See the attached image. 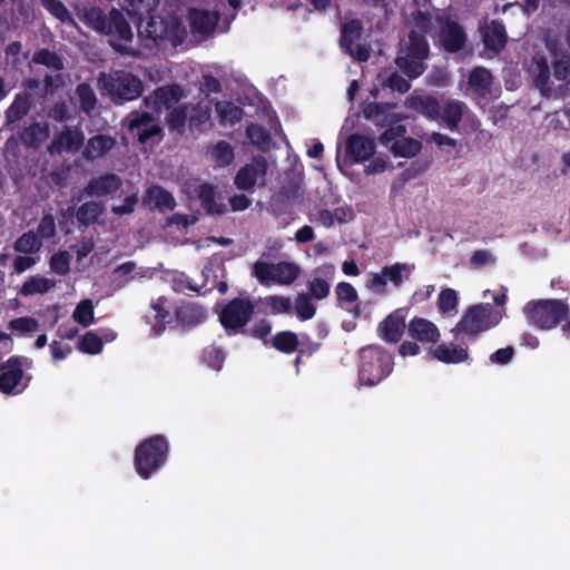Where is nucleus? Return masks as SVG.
<instances>
[{
  "mask_svg": "<svg viewBox=\"0 0 570 570\" xmlns=\"http://www.w3.org/2000/svg\"><path fill=\"white\" fill-rule=\"evenodd\" d=\"M294 308L296 315L303 321L312 318L316 312V307L312 302V297L304 293L296 296Z\"/></svg>",
  "mask_w": 570,
  "mask_h": 570,
  "instance_id": "a18cd8bd",
  "label": "nucleus"
},
{
  "mask_svg": "<svg viewBox=\"0 0 570 570\" xmlns=\"http://www.w3.org/2000/svg\"><path fill=\"white\" fill-rule=\"evenodd\" d=\"M170 301L165 296H159L150 303V312L146 315L151 325L155 335H159L165 330V324L170 316Z\"/></svg>",
  "mask_w": 570,
  "mask_h": 570,
  "instance_id": "b1692460",
  "label": "nucleus"
},
{
  "mask_svg": "<svg viewBox=\"0 0 570 570\" xmlns=\"http://www.w3.org/2000/svg\"><path fill=\"white\" fill-rule=\"evenodd\" d=\"M402 311L397 309L387 315L377 327L380 337L389 343H396L403 335L405 323Z\"/></svg>",
  "mask_w": 570,
  "mask_h": 570,
  "instance_id": "5701e85b",
  "label": "nucleus"
},
{
  "mask_svg": "<svg viewBox=\"0 0 570 570\" xmlns=\"http://www.w3.org/2000/svg\"><path fill=\"white\" fill-rule=\"evenodd\" d=\"M83 134L78 128H66L59 132L49 146L50 154L76 153L83 142Z\"/></svg>",
  "mask_w": 570,
  "mask_h": 570,
  "instance_id": "412c9836",
  "label": "nucleus"
},
{
  "mask_svg": "<svg viewBox=\"0 0 570 570\" xmlns=\"http://www.w3.org/2000/svg\"><path fill=\"white\" fill-rule=\"evenodd\" d=\"M116 145V139L109 135L91 137L83 149V156L88 160H95L105 156Z\"/></svg>",
  "mask_w": 570,
  "mask_h": 570,
  "instance_id": "473e14b6",
  "label": "nucleus"
},
{
  "mask_svg": "<svg viewBox=\"0 0 570 570\" xmlns=\"http://www.w3.org/2000/svg\"><path fill=\"white\" fill-rule=\"evenodd\" d=\"M409 334L425 343H435L440 337L439 328L431 321L421 317L410 322Z\"/></svg>",
  "mask_w": 570,
  "mask_h": 570,
  "instance_id": "7c9ffc66",
  "label": "nucleus"
},
{
  "mask_svg": "<svg viewBox=\"0 0 570 570\" xmlns=\"http://www.w3.org/2000/svg\"><path fill=\"white\" fill-rule=\"evenodd\" d=\"M56 234L55 218L50 215L45 216L38 226V237L40 239H48L53 237Z\"/></svg>",
  "mask_w": 570,
  "mask_h": 570,
  "instance_id": "0e129e2a",
  "label": "nucleus"
},
{
  "mask_svg": "<svg viewBox=\"0 0 570 570\" xmlns=\"http://www.w3.org/2000/svg\"><path fill=\"white\" fill-rule=\"evenodd\" d=\"M394 105L390 104H368L364 108V116L368 119L375 120L380 125L397 122L405 119V116L393 114Z\"/></svg>",
  "mask_w": 570,
  "mask_h": 570,
  "instance_id": "cd10ccee",
  "label": "nucleus"
},
{
  "mask_svg": "<svg viewBox=\"0 0 570 570\" xmlns=\"http://www.w3.org/2000/svg\"><path fill=\"white\" fill-rule=\"evenodd\" d=\"M139 36L154 41L157 46L168 42L173 47L179 45L186 30L176 16L151 17L146 24L139 27Z\"/></svg>",
  "mask_w": 570,
  "mask_h": 570,
  "instance_id": "1a4fd4ad",
  "label": "nucleus"
},
{
  "mask_svg": "<svg viewBox=\"0 0 570 570\" xmlns=\"http://www.w3.org/2000/svg\"><path fill=\"white\" fill-rule=\"evenodd\" d=\"M216 112L223 125H234L243 117V110L229 101H219L216 104Z\"/></svg>",
  "mask_w": 570,
  "mask_h": 570,
  "instance_id": "ea45409f",
  "label": "nucleus"
},
{
  "mask_svg": "<svg viewBox=\"0 0 570 570\" xmlns=\"http://www.w3.org/2000/svg\"><path fill=\"white\" fill-rule=\"evenodd\" d=\"M28 111V101L26 98L18 97L12 102L9 111L8 118L12 121L14 119L21 118Z\"/></svg>",
  "mask_w": 570,
  "mask_h": 570,
  "instance_id": "774afa93",
  "label": "nucleus"
},
{
  "mask_svg": "<svg viewBox=\"0 0 570 570\" xmlns=\"http://www.w3.org/2000/svg\"><path fill=\"white\" fill-rule=\"evenodd\" d=\"M32 61L36 63L45 65L49 68H52L53 70H61L63 68L61 59L49 50H40L36 52Z\"/></svg>",
  "mask_w": 570,
  "mask_h": 570,
  "instance_id": "4d7b16f0",
  "label": "nucleus"
},
{
  "mask_svg": "<svg viewBox=\"0 0 570 570\" xmlns=\"http://www.w3.org/2000/svg\"><path fill=\"white\" fill-rule=\"evenodd\" d=\"M42 6L61 21L69 19V13L59 0H41Z\"/></svg>",
  "mask_w": 570,
  "mask_h": 570,
  "instance_id": "69168bd1",
  "label": "nucleus"
},
{
  "mask_svg": "<svg viewBox=\"0 0 570 570\" xmlns=\"http://www.w3.org/2000/svg\"><path fill=\"white\" fill-rule=\"evenodd\" d=\"M352 216V209L348 207H338L334 210H321L317 219L323 226L331 227L334 223L343 224L350 222Z\"/></svg>",
  "mask_w": 570,
  "mask_h": 570,
  "instance_id": "58836bf2",
  "label": "nucleus"
},
{
  "mask_svg": "<svg viewBox=\"0 0 570 570\" xmlns=\"http://www.w3.org/2000/svg\"><path fill=\"white\" fill-rule=\"evenodd\" d=\"M72 318L75 322L79 323L85 327L91 325L95 321L92 301L82 299L81 302H79L72 313Z\"/></svg>",
  "mask_w": 570,
  "mask_h": 570,
  "instance_id": "79ce46f5",
  "label": "nucleus"
},
{
  "mask_svg": "<svg viewBox=\"0 0 570 570\" xmlns=\"http://www.w3.org/2000/svg\"><path fill=\"white\" fill-rule=\"evenodd\" d=\"M167 451L168 443L160 435L153 436L140 443L135 452L137 473L144 479H148L154 471L164 464Z\"/></svg>",
  "mask_w": 570,
  "mask_h": 570,
  "instance_id": "9b49d317",
  "label": "nucleus"
},
{
  "mask_svg": "<svg viewBox=\"0 0 570 570\" xmlns=\"http://www.w3.org/2000/svg\"><path fill=\"white\" fill-rule=\"evenodd\" d=\"M177 318L185 325H193L202 322L206 317V313L203 308L195 305H185L177 309Z\"/></svg>",
  "mask_w": 570,
  "mask_h": 570,
  "instance_id": "37998d69",
  "label": "nucleus"
},
{
  "mask_svg": "<svg viewBox=\"0 0 570 570\" xmlns=\"http://www.w3.org/2000/svg\"><path fill=\"white\" fill-rule=\"evenodd\" d=\"M438 306L442 313H450L458 306V295L452 288H445L439 294Z\"/></svg>",
  "mask_w": 570,
  "mask_h": 570,
  "instance_id": "6e6d98bb",
  "label": "nucleus"
},
{
  "mask_svg": "<svg viewBox=\"0 0 570 570\" xmlns=\"http://www.w3.org/2000/svg\"><path fill=\"white\" fill-rule=\"evenodd\" d=\"M135 272V263L126 262L112 271V282L118 288L127 285L131 279L130 275Z\"/></svg>",
  "mask_w": 570,
  "mask_h": 570,
  "instance_id": "603ef678",
  "label": "nucleus"
},
{
  "mask_svg": "<svg viewBox=\"0 0 570 570\" xmlns=\"http://www.w3.org/2000/svg\"><path fill=\"white\" fill-rule=\"evenodd\" d=\"M189 22L194 33L209 35L218 22V14L206 10L193 9L189 12Z\"/></svg>",
  "mask_w": 570,
  "mask_h": 570,
  "instance_id": "bb28decb",
  "label": "nucleus"
},
{
  "mask_svg": "<svg viewBox=\"0 0 570 570\" xmlns=\"http://www.w3.org/2000/svg\"><path fill=\"white\" fill-rule=\"evenodd\" d=\"M198 197L203 207L208 214L220 215L227 210L226 205L223 203L219 193L209 184H203L198 188Z\"/></svg>",
  "mask_w": 570,
  "mask_h": 570,
  "instance_id": "c756f323",
  "label": "nucleus"
},
{
  "mask_svg": "<svg viewBox=\"0 0 570 570\" xmlns=\"http://www.w3.org/2000/svg\"><path fill=\"white\" fill-rule=\"evenodd\" d=\"M56 286V282L53 279L47 278L45 276L36 275L29 277L22 285L20 293L23 296H31L35 294H45L48 293Z\"/></svg>",
  "mask_w": 570,
  "mask_h": 570,
  "instance_id": "c9c22d12",
  "label": "nucleus"
},
{
  "mask_svg": "<svg viewBox=\"0 0 570 570\" xmlns=\"http://www.w3.org/2000/svg\"><path fill=\"white\" fill-rule=\"evenodd\" d=\"M128 130L137 137L140 142H146L160 135L158 122L147 112L134 111L125 120Z\"/></svg>",
  "mask_w": 570,
  "mask_h": 570,
  "instance_id": "f3484780",
  "label": "nucleus"
},
{
  "mask_svg": "<svg viewBox=\"0 0 570 570\" xmlns=\"http://www.w3.org/2000/svg\"><path fill=\"white\" fill-rule=\"evenodd\" d=\"M188 117V107L174 109L168 116V127L179 134L184 131L185 122Z\"/></svg>",
  "mask_w": 570,
  "mask_h": 570,
  "instance_id": "13d9d810",
  "label": "nucleus"
},
{
  "mask_svg": "<svg viewBox=\"0 0 570 570\" xmlns=\"http://www.w3.org/2000/svg\"><path fill=\"white\" fill-rule=\"evenodd\" d=\"M406 128L403 125H396L386 129L380 137V141L390 147L395 157L412 158L416 156L422 144L412 137H405Z\"/></svg>",
  "mask_w": 570,
  "mask_h": 570,
  "instance_id": "ddd939ff",
  "label": "nucleus"
},
{
  "mask_svg": "<svg viewBox=\"0 0 570 570\" xmlns=\"http://www.w3.org/2000/svg\"><path fill=\"white\" fill-rule=\"evenodd\" d=\"M210 117V108L209 105H202L198 104L197 106L193 107L190 114H189V124L190 126H199L205 124L209 120Z\"/></svg>",
  "mask_w": 570,
  "mask_h": 570,
  "instance_id": "e2e57ef3",
  "label": "nucleus"
},
{
  "mask_svg": "<svg viewBox=\"0 0 570 570\" xmlns=\"http://www.w3.org/2000/svg\"><path fill=\"white\" fill-rule=\"evenodd\" d=\"M335 294L340 304H353L358 298L355 287L346 282H341L336 285Z\"/></svg>",
  "mask_w": 570,
  "mask_h": 570,
  "instance_id": "5fc2aeb1",
  "label": "nucleus"
},
{
  "mask_svg": "<svg viewBox=\"0 0 570 570\" xmlns=\"http://www.w3.org/2000/svg\"><path fill=\"white\" fill-rule=\"evenodd\" d=\"M121 186V179L115 174H106L94 178L85 188L88 196H106L118 190Z\"/></svg>",
  "mask_w": 570,
  "mask_h": 570,
  "instance_id": "a878e982",
  "label": "nucleus"
},
{
  "mask_svg": "<svg viewBox=\"0 0 570 570\" xmlns=\"http://www.w3.org/2000/svg\"><path fill=\"white\" fill-rule=\"evenodd\" d=\"M433 20L439 23L441 28L438 36L441 46L451 52L460 50L466 40L465 32L456 21L451 19L449 13L438 11L433 17H431L419 11L414 16V24L419 31H428Z\"/></svg>",
  "mask_w": 570,
  "mask_h": 570,
  "instance_id": "7ed1b4c3",
  "label": "nucleus"
},
{
  "mask_svg": "<svg viewBox=\"0 0 570 570\" xmlns=\"http://www.w3.org/2000/svg\"><path fill=\"white\" fill-rule=\"evenodd\" d=\"M254 313V304L248 298H235L222 311L219 320L228 331L244 327Z\"/></svg>",
  "mask_w": 570,
  "mask_h": 570,
  "instance_id": "dca6fc26",
  "label": "nucleus"
},
{
  "mask_svg": "<svg viewBox=\"0 0 570 570\" xmlns=\"http://www.w3.org/2000/svg\"><path fill=\"white\" fill-rule=\"evenodd\" d=\"M468 106L455 99H446L440 104L438 120L451 131H455L463 116L468 112Z\"/></svg>",
  "mask_w": 570,
  "mask_h": 570,
  "instance_id": "4be33fe9",
  "label": "nucleus"
},
{
  "mask_svg": "<svg viewBox=\"0 0 570 570\" xmlns=\"http://www.w3.org/2000/svg\"><path fill=\"white\" fill-rule=\"evenodd\" d=\"M50 268L58 275H66L70 269V255L59 252L51 256Z\"/></svg>",
  "mask_w": 570,
  "mask_h": 570,
  "instance_id": "bf43d9fd",
  "label": "nucleus"
},
{
  "mask_svg": "<svg viewBox=\"0 0 570 570\" xmlns=\"http://www.w3.org/2000/svg\"><path fill=\"white\" fill-rule=\"evenodd\" d=\"M212 159L220 167L229 165L234 159V153L230 145L226 141L217 142L212 151Z\"/></svg>",
  "mask_w": 570,
  "mask_h": 570,
  "instance_id": "49530a36",
  "label": "nucleus"
},
{
  "mask_svg": "<svg viewBox=\"0 0 570 570\" xmlns=\"http://www.w3.org/2000/svg\"><path fill=\"white\" fill-rule=\"evenodd\" d=\"M83 22L96 31L110 37V45L122 55L138 57L142 52L129 46L134 35L122 13L112 9L105 14L98 8H85L81 13Z\"/></svg>",
  "mask_w": 570,
  "mask_h": 570,
  "instance_id": "f257e3e1",
  "label": "nucleus"
},
{
  "mask_svg": "<svg viewBox=\"0 0 570 570\" xmlns=\"http://www.w3.org/2000/svg\"><path fill=\"white\" fill-rule=\"evenodd\" d=\"M79 348L89 354H98L102 350V342L99 336L94 333H87L82 337Z\"/></svg>",
  "mask_w": 570,
  "mask_h": 570,
  "instance_id": "680f3d73",
  "label": "nucleus"
},
{
  "mask_svg": "<svg viewBox=\"0 0 570 570\" xmlns=\"http://www.w3.org/2000/svg\"><path fill=\"white\" fill-rule=\"evenodd\" d=\"M204 362L212 368L219 371L223 366L225 354L224 352L215 346H209L205 350L203 355Z\"/></svg>",
  "mask_w": 570,
  "mask_h": 570,
  "instance_id": "052dcab7",
  "label": "nucleus"
},
{
  "mask_svg": "<svg viewBox=\"0 0 570 570\" xmlns=\"http://www.w3.org/2000/svg\"><path fill=\"white\" fill-rule=\"evenodd\" d=\"M529 324L539 330H552L569 314L568 305L561 299H532L523 306Z\"/></svg>",
  "mask_w": 570,
  "mask_h": 570,
  "instance_id": "20e7f679",
  "label": "nucleus"
},
{
  "mask_svg": "<svg viewBox=\"0 0 570 570\" xmlns=\"http://www.w3.org/2000/svg\"><path fill=\"white\" fill-rule=\"evenodd\" d=\"M432 354L443 363H460L468 358V351L453 344H441L432 350Z\"/></svg>",
  "mask_w": 570,
  "mask_h": 570,
  "instance_id": "f704fd0d",
  "label": "nucleus"
},
{
  "mask_svg": "<svg viewBox=\"0 0 570 570\" xmlns=\"http://www.w3.org/2000/svg\"><path fill=\"white\" fill-rule=\"evenodd\" d=\"M144 203L160 212L171 210L176 206L174 196L158 185H154L147 189Z\"/></svg>",
  "mask_w": 570,
  "mask_h": 570,
  "instance_id": "c85d7f7f",
  "label": "nucleus"
},
{
  "mask_svg": "<svg viewBox=\"0 0 570 570\" xmlns=\"http://www.w3.org/2000/svg\"><path fill=\"white\" fill-rule=\"evenodd\" d=\"M268 164L265 157L256 156L243 166L235 176V185L242 190H254L267 183Z\"/></svg>",
  "mask_w": 570,
  "mask_h": 570,
  "instance_id": "4468645a",
  "label": "nucleus"
},
{
  "mask_svg": "<svg viewBox=\"0 0 570 570\" xmlns=\"http://www.w3.org/2000/svg\"><path fill=\"white\" fill-rule=\"evenodd\" d=\"M503 317L504 313L502 311H497L489 304H478L464 313L460 322L453 327L452 333L456 336H475L497 326Z\"/></svg>",
  "mask_w": 570,
  "mask_h": 570,
  "instance_id": "0eeeda50",
  "label": "nucleus"
},
{
  "mask_svg": "<svg viewBox=\"0 0 570 570\" xmlns=\"http://www.w3.org/2000/svg\"><path fill=\"white\" fill-rule=\"evenodd\" d=\"M50 135L47 124L35 122L26 128L21 135L22 141L31 147H38L48 139Z\"/></svg>",
  "mask_w": 570,
  "mask_h": 570,
  "instance_id": "e433bc0d",
  "label": "nucleus"
},
{
  "mask_svg": "<svg viewBox=\"0 0 570 570\" xmlns=\"http://www.w3.org/2000/svg\"><path fill=\"white\" fill-rule=\"evenodd\" d=\"M263 303L267 308H269L272 314H285L292 308L291 299L281 295L266 296Z\"/></svg>",
  "mask_w": 570,
  "mask_h": 570,
  "instance_id": "09e8293b",
  "label": "nucleus"
},
{
  "mask_svg": "<svg viewBox=\"0 0 570 570\" xmlns=\"http://www.w3.org/2000/svg\"><path fill=\"white\" fill-rule=\"evenodd\" d=\"M360 382L372 386L381 382L392 371V357L377 346L361 350Z\"/></svg>",
  "mask_w": 570,
  "mask_h": 570,
  "instance_id": "9d476101",
  "label": "nucleus"
},
{
  "mask_svg": "<svg viewBox=\"0 0 570 570\" xmlns=\"http://www.w3.org/2000/svg\"><path fill=\"white\" fill-rule=\"evenodd\" d=\"M374 148V140L361 135H352L346 142V153L356 163L367 160Z\"/></svg>",
  "mask_w": 570,
  "mask_h": 570,
  "instance_id": "393cba45",
  "label": "nucleus"
},
{
  "mask_svg": "<svg viewBox=\"0 0 570 570\" xmlns=\"http://www.w3.org/2000/svg\"><path fill=\"white\" fill-rule=\"evenodd\" d=\"M41 239L33 233L29 232L24 233L16 240L14 248L18 252L31 254L38 252L41 247Z\"/></svg>",
  "mask_w": 570,
  "mask_h": 570,
  "instance_id": "de8ad7c7",
  "label": "nucleus"
},
{
  "mask_svg": "<svg viewBox=\"0 0 570 570\" xmlns=\"http://www.w3.org/2000/svg\"><path fill=\"white\" fill-rule=\"evenodd\" d=\"M273 345L284 353H292L297 347V337L293 332H282L274 337Z\"/></svg>",
  "mask_w": 570,
  "mask_h": 570,
  "instance_id": "864d4df0",
  "label": "nucleus"
},
{
  "mask_svg": "<svg viewBox=\"0 0 570 570\" xmlns=\"http://www.w3.org/2000/svg\"><path fill=\"white\" fill-rule=\"evenodd\" d=\"M492 77L485 68L478 67L469 76L466 94H473L478 98H484L490 90Z\"/></svg>",
  "mask_w": 570,
  "mask_h": 570,
  "instance_id": "2f4dec72",
  "label": "nucleus"
},
{
  "mask_svg": "<svg viewBox=\"0 0 570 570\" xmlns=\"http://www.w3.org/2000/svg\"><path fill=\"white\" fill-rule=\"evenodd\" d=\"M428 53L429 47L423 36L412 30L407 39L401 42L395 62L409 78H416L425 70L423 61L428 58Z\"/></svg>",
  "mask_w": 570,
  "mask_h": 570,
  "instance_id": "423d86ee",
  "label": "nucleus"
},
{
  "mask_svg": "<svg viewBox=\"0 0 570 570\" xmlns=\"http://www.w3.org/2000/svg\"><path fill=\"white\" fill-rule=\"evenodd\" d=\"M505 30L502 23L492 21L485 27L483 32V41L488 49L499 52L505 45Z\"/></svg>",
  "mask_w": 570,
  "mask_h": 570,
  "instance_id": "72a5a7b5",
  "label": "nucleus"
},
{
  "mask_svg": "<svg viewBox=\"0 0 570 570\" xmlns=\"http://www.w3.org/2000/svg\"><path fill=\"white\" fill-rule=\"evenodd\" d=\"M392 90L405 92L410 89V82L396 72H392L384 81Z\"/></svg>",
  "mask_w": 570,
  "mask_h": 570,
  "instance_id": "338daca9",
  "label": "nucleus"
},
{
  "mask_svg": "<svg viewBox=\"0 0 570 570\" xmlns=\"http://www.w3.org/2000/svg\"><path fill=\"white\" fill-rule=\"evenodd\" d=\"M553 73L547 58L537 53L530 66V76L537 89L547 98H557L567 89V79L570 73V56L564 52L553 53Z\"/></svg>",
  "mask_w": 570,
  "mask_h": 570,
  "instance_id": "f03ea898",
  "label": "nucleus"
},
{
  "mask_svg": "<svg viewBox=\"0 0 570 570\" xmlns=\"http://www.w3.org/2000/svg\"><path fill=\"white\" fill-rule=\"evenodd\" d=\"M76 94L81 109L86 112H90L97 104V98L92 88L86 83H80L77 87Z\"/></svg>",
  "mask_w": 570,
  "mask_h": 570,
  "instance_id": "8fccbe9b",
  "label": "nucleus"
},
{
  "mask_svg": "<svg viewBox=\"0 0 570 570\" xmlns=\"http://www.w3.org/2000/svg\"><path fill=\"white\" fill-rule=\"evenodd\" d=\"M361 23L357 20L345 23L342 28L341 45L357 60L366 61L370 57L368 49L364 46L355 45L361 36Z\"/></svg>",
  "mask_w": 570,
  "mask_h": 570,
  "instance_id": "a211bd4d",
  "label": "nucleus"
},
{
  "mask_svg": "<svg viewBox=\"0 0 570 570\" xmlns=\"http://www.w3.org/2000/svg\"><path fill=\"white\" fill-rule=\"evenodd\" d=\"M413 269L414 265L406 263L386 265L380 272L368 274L365 287L374 294L385 295L389 283L396 288L400 287L410 277Z\"/></svg>",
  "mask_w": 570,
  "mask_h": 570,
  "instance_id": "f8f14e48",
  "label": "nucleus"
},
{
  "mask_svg": "<svg viewBox=\"0 0 570 570\" xmlns=\"http://www.w3.org/2000/svg\"><path fill=\"white\" fill-rule=\"evenodd\" d=\"M159 3V0H124L120 6L129 14L141 17L145 13L153 11Z\"/></svg>",
  "mask_w": 570,
  "mask_h": 570,
  "instance_id": "c03bdc74",
  "label": "nucleus"
},
{
  "mask_svg": "<svg viewBox=\"0 0 570 570\" xmlns=\"http://www.w3.org/2000/svg\"><path fill=\"white\" fill-rule=\"evenodd\" d=\"M308 296L314 299H324L328 296L330 282L322 277H314L307 283Z\"/></svg>",
  "mask_w": 570,
  "mask_h": 570,
  "instance_id": "3c124183",
  "label": "nucleus"
},
{
  "mask_svg": "<svg viewBox=\"0 0 570 570\" xmlns=\"http://www.w3.org/2000/svg\"><path fill=\"white\" fill-rule=\"evenodd\" d=\"M28 364V360L20 356H12L0 365V392L10 394L18 393L26 389L22 367Z\"/></svg>",
  "mask_w": 570,
  "mask_h": 570,
  "instance_id": "2eb2a0df",
  "label": "nucleus"
},
{
  "mask_svg": "<svg viewBox=\"0 0 570 570\" xmlns=\"http://www.w3.org/2000/svg\"><path fill=\"white\" fill-rule=\"evenodd\" d=\"M252 274L264 286H291L299 278L302 268L289 261L277 263L257 261L253 264Z\"/></svg>",
  "mask_w": 570,
  "mask_h": 570,
  "instance_id": "6e6552de",
  "label": "nucleus"
},
{
  "mask_svg": "<svg viewBox=\"0 0 570 570\" xmlns=\"http://www.w3.org/2000/svg\"><path fill=\"white\" fill-rule=\"evenodd\" d=\"M404 106L428 119L438 120L440 102L433 96L413 92L406 97Z\"/></svg>",
  "mask_w": 570,
  "mask_h": 570,
  "instance_id": "aec40b11",
  "label": "nucleus"
},
{
  "mask_svg": "<svg viewBox=\"0 0 570 570\" xmlns=\"http://www.w3.org/2000/svg\"><path fill=\"white\" fill-rule=\"evenodd\" d=\"M99 89L115 102H124L138 98L142 92L141 80L130 72L122 70L100 73Z\"/></svg>",
  "mask_w": 570,
  "mask_h": 570,
  "instance_id": "39448f33",
  "label": "nucleus"
},
{
  "mask_svg": "<svg viewBox=\"0 0 570 570\" xmlns=\"http://www.w3.org/2000/svg\"><path fill=\"white\" fill-rule=\"evenodd\" d=\"M101 213L102 206L99 203L88 202L79 207L76 216L81 224L88 226L96 223Z\"/></svg>",
  "mask_w": 570,
  "mask_h": 570,
  "instance_id": "a19ab883",
  "label": "nucleus"
},
{
  "mask_svg": "<svg viewBox=\"0 0 570 570\" xmlns=\"http://www.w3.org/2000/svg\"><path fill=\"white\" fill-rule=\"evenodd\" d=\"M183 97V90L179 86H167L158 88L153 95L145 99L146 106L156 112L169 109Z\"/></svg>",
  "mask_w": 570,
  "mask_h": 570,
  "instance_id": "6ab92c4d",
  "label": "nucleus"
},
{
  "mask_svg": "<svg viewBox=\"0 0 570 570\" xmlns=\"http://www.w3.org/2000/svg\"><path fill=\"white\" fill-rule=\"evenodd\" d=\"M39 326L38 320L30 316L17 317L8 323V330L17 336H31L39 330Z\"/></svg>",
  "mask_w": 570,
  "mask_h": 570,
  "instance_id": "4c0bfd02",
  "label": "nucleus"
}]
</instances>
